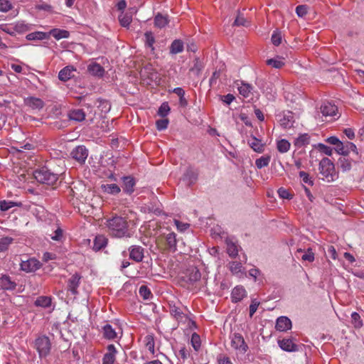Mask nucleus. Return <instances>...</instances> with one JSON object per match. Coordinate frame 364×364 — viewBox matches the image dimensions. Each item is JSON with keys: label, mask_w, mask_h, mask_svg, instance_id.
I'll return each mask as SVG.
<instances>
[{"label": "nucleus", "mask_w": 364, "mask_h": 364, "mask_svg": "<svg viewBox=\"0 0 364 364\" xmlns=\"http://www.w3.org/2000/svg\"><path fill=\"white\" fill-rule=\"evenodd\" d=\"M49 36L51 35L55 39L60 40L61 38H68L70 36L69 31L66 30H61L58 28H53L49 33Z\"/></svg>", "instance_id": "32"}, {"label": "nucleus", "mask_w": 364, "mask_h": 364, "mask_svg": "<svg viewBox=\"0 0 364 364\" xmlns=\"http://www.w3.org/2000/svg\"><path fill=\"white\" fill-rule=\"evenodd\" d=\"M310 143V136L308 134H300L294 141L295 146L301 148L305 146Z\"/></svg>", "instance_id": "31"}, {"label": "nucleus", "mask_w": 364, "mask_h": 364, "mask_svg": "<svg viewBox=\"0 0 364 364\" xmlns=\"http://www.w3.org/2000/svg\"><path fill=\"white\" fill-rule=\"evenodd\" d=\"M17 287V284L15 281L12 280L11 278L7 274H3L0 277V287L6 291L15 290Z\"/></svg>", "instance_id": "18"}, {"label": "nucleus", "mask_w": 364, "mask_h": 364, "mask_svg": "<svg viewBox=\"0 0 364 364\" xmlns=\"http://www.w3.org/2000/svg\"><path fill=\"white\" fill-rule=\"evenodd\" d=\"M279 346L287 352H296L299 350V346L293 341L291 338H284L278 340Z\"/></svg>", "instance_id": "13"}, {"label": "nucleus", "mask_w": 364, "mask_h": 364, "mask_svg": "<svg viewBox=\"0 0 364 364\" xmlns=\"http://www.w3.org/2000/svg\"><path fill=\"white\" fill-rule=\"evenodd\" d=\"M103 337L107 340H114L117 334L110 324H106L102 327Z\"/></svg>", "instance_id": "28"}, {"label": "nucleus", "mask_w": 364, "mask_h": 364, "mask_svg": "<svg viewBox=\"0 0 364 364\" xmlns=\"http://www.w3.org/2000/svg\"><path fill=\"white\" fill-rule=\"evenodd\" d=\"M20 266L22 271L26 272H32L40 269L41 264L38 259L35 258H30L28 260L22 261Z\"/></svg>", "instance_id": "10"}, {"label": "nucleus", "mask_w": 364, "mask_h": 364, "mask_svg": "<svg viewBox=\"0 0 364 364\" xmlns=\"http://www.w3.org/2000/svg\"><path fill=\"white\" fill-rule=\"evenodd\" d=\"M259 305V302L257 299H252L250 305V317L252 318L254 314L257 311Z\"/></svg>", "instance_id": "62"}, {"label": "nucleus", "mask_w": 364, "mask_h": 364, "mask_svg": "<svg viewBox=\"0 0 364 364\" xmlns=\"http://www.w3.org/2000/svg\"><path fill=\"white\" fill-rule=\"evenodd\" d=\"M168 23V19L167 16H164L161 14L159 13L154 17V25L158 28H164Z\"/></svg>", "instance_id": "35"}, {"label": "nucleus", "mask_w": 364, "mask_h": 364, "mask_svg": "<svg viewBox=\"0 0 364 364\" xmlns=\"http://www.w3.org/2000/svg\"><path fill=\"white\" fill-rule=\"evenodd\" d=\"M75 69L73 66H66L63 68L58 73V78L60 80L66 82L74 77L73 72Z\"/></svg>", "instance_id": "22"}, {"label": "nucleus", "mask_w": 364, "mask_h": 364, "mask_svg": "<svg viewBox=\"0 0 364 364\" xmlns=\"http://www.w3.org/2000/svg\"><path fill=\"white\" fill-rule=\"evenodd\" d=\"M233 25L237 26H247L249 25V23L242 16L237 15V16L236 17V18L233 23Z\"/></svg>", "instance_id": "57"}, {"label": "nucleus", "mask_w": 364, "mask_h": 364, "mask_svg": "<svg viewBox=\"0 0 364 364\" xmlns=\"http://www.w3.org/2000/svg\"><path fill=\"white\" fill-rule=\"evenodd\" d=\"M198 176V172L191 167H188L183 175V180L186 181L188 185L191 186L194 184Z\"/></svg>", "instance_id": "19"}, {"label": "nucleus", "mask_w": 364, "mask_h": 364, "mask_svg": "<svg viewBox=\"0 0 364 364\" xmlns=\"http://www.w3.org/2000/svg\"><path fill=\"white\" fill-rule=\"evenodd\" d=\"M267 65L272 66L274 68H282L284 65V63L278 58H271L266 61Z\"/></svg>", "instance_id": "46"}, {"label": "nucleus", "mask_w": 364, "mask_h": 364, "mask_svg": "<svg viewBox=\"0 0 364 364\" xmlns=\"http://www.w3.org/2000/svg\"><path fill=\"white\" fill-rule=\"evenodd\" d=\"M299 177L301 178L304 183H308L310 186L314 185V181L309 177L308 173L301 171L299 172Z\"/></svg>", "instance_id": "56"}, {"label": "nucleus", "mask_w": 364, "mask_h": 364, "mask_svg": "<svg viewBox=\"0 0 364 364\" xmlns=\"http://www.w3.org/2000/svg\"><path fill=\"white\" fill-rule=\"evenodd\" d=\"M106 225L109 234L116 237L128 235V223L125 218L115 215L107 220Z\"/></svg>", "instance_id": "1"}, {"label": "nucleus", "mask_w": 364, "mask_h": 364, "mask_svg": "<svg viewBox=\"0 0 364 364\" xmlns=\"http://www.w3.org/2000/svg\"><path fill=\"white\" fill-rule=\"evenodd\" d=\"M11 3L8 0H0V11L7 12L12 9Z\"/></svg>", "instance_id": "52"}, {"label": "nucleus", "mask_w": 364, "mask_h": 364, "mask_svg": "<svg viewBox=\"0 0 364 364\" xmlns=\"http://www.w3.org/2000/svg\"><path fill=\"white\" fill-rule=\"evenodd\" d=\"M229 269L233 274H237L242 272L243 267L239 262H231L229 263Z\"/></svg>", "instance_id": "41"}, {"label": "nucleus", "mask_w": 364, "mask_h": 364, "mask_svg": "<svg viewBox=\"0 0 364 364\" xmlns=\"http://www.w3.org/2000/svg\"><path fill=\"white\" fill-rule=\"evenodd\" d=\"M73 159L80 164L85 163L88 156V150L83 145H80L74 148L70 152Z\"/></svg>", "instance_id": "7"}, {"label": "nucleus", "mask_w": 364, "mask_h": 364, "mask_svg": "<svg viewBox=\"0 0 364 364\" xmlns=\"http://www.w3.org/2000/svg\"><path fill=\"white\" fill-rule=\"evenodd\" d=\"M183 50V43L181 40H174L170 46V53L177 54Z\"/></svg>", "instance_id": "36"}, {"label": "nucleus", "mask_w": 364, "mask_h": 364, "mask_svg": "<svg viewBox=\"0 0 364 364\" xmlns=\"http://www.w3.org/2000/svg\"><path fill=\"white\" fill-rule=\"evenodd\" d=\"M293 117L291 115H284V117L279 120L280 125L284 128H290L293 125Z\"/></svg>", "instance_id": "43"}, {"label": "nucleus", "mask_w": 364, "mask_h": 364, "mask_svg": "<svg viewBox=\"0 0 364 364\" xmlns=\"http://www.w3.org/2000/svg\"><path fill=\"white\" fill-rule=\"evenodd\" d=\"M352 323L355 328H360L363 326V321L360 316L357 312H353L351 314Z\"/></svg>", "instance_id": "45"}, {"label": "nucleus", "mask_w": 364, "mask_h": 364, "mask_svg": "<svg viewBox=\"0 0 364 364\" xmlns=\"http://www.w3.org/2000/svg\"><path fill=\"white\" fill-rule=\"evenodd\" d=\"M81 275L78 273L73 274L68 280L67 291H70L73 295L78 294V287L80 284Z\"/></svg>", "instance_id": "9"}, {"label": "nucleus", "mask_w": 364, "mask_h": 364, "mask_svg": "<svg viewBox=\"0 0 364 364\" xmlns=\"http://www.w3.org/2000/svg\"><path fill=\"white\" fill-rule=\"evenodd\" d=\"M49 34L48 33H45L42 31H35L31 33H28L26 36V39L28 41H36V40H43L48 39Z\"/></svg>", "instance_id": "33"}, {"label": "nucleus", "mask_w": 364, "mask_h": 364, "mask_svg": "<svg viewBox=\"0 0 364 364\" xmlns=\"http://www.w3.org/2000/svg\"><path fill=\"white\" fill-rule=\"evenodd\" d=\"M231 346L242 353H245L249 347L245 343L243 336L239 333H234L231 336Z\"/></svg>", "instance_id": "6"}, {"label": "nucleus", "mask_w": 364, "mask_h": 364, "mask_svg": "<svg viewBox=\"0 0 364 364\" xmlns=\"http://www.w3.org/2000/svg\"><path fill=\"white\" fill-rule=\"evenodd\" d=\"M308 12V6L306 5H299L296 8V13L299 17H304Z\"/></svg>", "instance_id": "60"}, {"label": "nucleus", "mask_w": 364, "mask_h": 364, "mask_svg": "<svg viewBox=\"0 0 364 364\" xmlns=\"http://www.w3.org/2000/svg\"><path fill=\"white\" fill-rule=\"evenodd\" d=\"M107 352L104 355L102 364H114L117 353L114 344H109L107 347Z\"/></svg>", "instance_id": "15"}, {"label": "nucleus", "mask_w": 364, "mask_h": 364, "mask_svg": "<svg viewBox=\"0 0 364 364\" xmlns=\"http://www.w3.org/2000/svg\"><path fill=\"white\" fill-rule=\"evenodd\" d=\"M252 86L244 82H241V85L238 87L239 93L244 97L248 98L252 95Z\"/></svg>", "instance_id": "30"}, {"label": "nucleus", "mask_w": 364, "mask_h": 364, "mask_svg": "<svg viewBox=\"0 0 364 364\" xmlns=\"http://www.w3.org/2000/svg\"><path fill=\"white\" fill-rule=\"evenodd\" d=\"M52 299L50 296H41L36 299L34 302L36 306L48 308L51 305Z\"/></svg>", "instance_id": "34"}, {"label": "nucleus", "mask_w": 364, "mask_h": 364, "mask_svg": "<svg viewBox=\"0 0 364 364\" xmlns=\"http://www.w3.org/2000/svg\"><path fill=\"white\" fill-rule=\"evenodd\" d=\"M123 184L122 189L127 194L131 195L134 191L136 181L134 177L131 176H123L122 178Z\"/></svg>", "instance_id": "17"}, {"label": "nucleus", "mask_w": 364, "mask_h": 364, "mask_svg": "<svg viewBox=\"0 0 364 364\" xmlns=\"http://www.w3.org/2000/svg\"><path fill=\"white\" fill-rule=\"evenodd\" d=\"M185 277L187 282L193 284L200 279L201 273L196 267H191L186 269Z\"/></svg>", "instance_id": "14"}, {"label": "nucleus", "mask_w": 364, "mask_h": 364, "mask_svg": "<svg viewBox=\"0 0 364 364\" xmlns=\"http://www.w3.org/2000/svg\"><path fill=\"white\" fill-rule=\"evenodd\" d=\"M191 344L195 350L198 351L200 348V338L197 333H193L191 336Z\"/></svg>", "instance_id": "48"}, {"label": "nucleus", "mask_w": 364, "mask_h": 364, "mask_svg": "<svg viewBox=\"0 0 364 364\" xmlns=\"http://www.w3.org/2000/svg\"><path fill=\"white\" fill-rule=\"evenodd\" d=\"M271 160L270 155H264L261 156L259 159H257L255 161V166L257 168L261 169L264 167H266L269 165Z\"/></svg>", "instance_id": "37"}, {"label": "nucleus", "mask_w": 364, "mask_h": 364, "mask_svg": "<svg viewBox=\"0 0 364 364\" xmlns=\"http://www.w3.org/2000/svg\"><path fill=\"white\" fill-rule=\"evenodd\" d=\"M107 244V239L102 235H97L94 240L93 250L99 251L105 247Z\"/></svg>", "instance_id": "27"}, {"label": "nucleus", "mask_w": 364, "mask_h": 364, "mask_svg": "<svg viewBox=\"0 0 364 364\" xmlns=\"http://www.w3.org/2000/svg\"><path fill=\"white\" fill-rule=\"evenodd\" d=\"M68 117L70 120L82 122L85 119V113L82 109H74L69 112Z\"/></svg>", "instance_id": "26"}, {"label": "nucleus", "mask_w": 364, "mask_h": 364, "mask_svg": "<svg viewBox=\"0 0 364 364\" xmlns=\"http://www.w3.org/2000/svg\"><path fill=\"white\" fill-rule=\"evenodd\" d=\"M33 176L38 182L53 187H55L58 183V174L51 172L46 166L34 171Z\"/></svg>", "instance_id": "2"}, {"label": "nucleus", "mask_w": 364, "mask_h": 364, "mask_svg": "<svg viewBox=\"0 0 364 364\" xmlns=\"http://www.w3.org/2000/svg\"><path fill=\"white\" fill-rule=\"evenodd\" d=\"M168 119H159L156 122V128L159 131L166 129L168 127Z\"/></svg>", "instance_id": "59"}, {"label": "nucleus", "mask_w": 364, "mask_h": 364, "mask_svg": "<svg viewBox=\"0 0 364 364\" xmlns=\"http://www.w3.org/2000/svg\"><path fill=\"white\" fill-rule=\"evenodd\" d=\"M35 348L40 358L46 357L50 353L51 349V343L49 338L46 336L38 337L35 341Z\"/></svg>", "instance_id": "5"}, {"label": "nucleus", "mask_w": 364, "mask_h": 364, "mask_svg": "<svg viewBox=\"0 0 364 364\" xmlns=\"http://www.w3.org/2000/svg\"><path fill=\"white\" fill-rule=\"evenodd\" d=\"M1 28L4 32H5L11 36H15V34H16L15 26L8 25V24H2V25H1Z\"/></svg>", "instance_id": "55"}, {"label": "nucleus", "mask_w": 364, "mask_h": 364, "mask_svg": "<svg viewBox=\"0 0 364 364\" xmlns=\"http://www.w3.org/2000/svg\"><path fill=\"white\" fill-rule=\"evenodd\" d=\"M291 144L286 139H281L277 142V149L280 153H286L290 149Z\"/></svg>", "instance_id": "38"}, {"label": "nucleus", "mask_w": 364, "mask_h": 364, "mask_svg": "<svg viewBox=\"0 0 364 364\" xmlns=\"http://www.w3.org/2000/svg\"><path fill=\"white\" fill-rule=\"evenodd\" d=\"M154 346H155V343H154V338L153 336H148L146 337V348H148V350L152 353V354H154Z\"/></svg>", "instance_id": "58"}, {"label": "nucleus", "mask_w": 364, "mask_h": 364, "mask_svg": "<svg viewBox=\"0 0 364 364\" xmlns=\"http://www.w3.org/2000/svg\"><path fill=\"white\" fill-rule=\"evenodd\" d=\"M291 321L287 316H280L277 319L275 328L279 331H287L291 328Z\"/></svg>", "instance_id": "20"}, {"label": "nucleus", "mask_w": 364, "mask_h": 364, "mask_svg": "<svg viewBox=\"0 0 364 364\" xmlns=\"http://www.w3.org/2000/svg\"><path fill=\"white\" fill-rule=\"evenodd\" d=\"M157 244L164 245V249L169 252L176 251V235L174 232H170L167 235H163L157 239Z\"/></svg>", "instance_id": "4"}, {"label": "nucleus", "mask_w": 364, "mask_h": 364, "mask_svg": "<svg viewBox=\"0 0 364 364\" xmlns=\"http://www.w3.org/2000/svg\"><path fill=\"white\" fill-rule=\"evenodd\" d=\"M170 112V107L168 102H163L159 108L158 114L161 117H165Z\"/></svg>", "instance_id": "50"}, {"label": "nucleus", "mask_w": 364, "mask_h": 364, "mask_svg": "<svg viewBox=\"0 0 364 364\" xmlns=\"http://www.w3.org/2000/svg\"><path fill=\"white\" fill-rule=\"evenodd\" d=\"M146 38V46L154 50V44L155 43V38L151 31H146L144 34Z\"/></svg>", "instance_id": "49"}, {"label": "nucleus", "mask_w": 364, "mask_h": 364, "mask_svg": "<svg viewBox=\"0 0 364 364\" xmlns=\"http://www.w3.org/2000/svg\"><path fill=\"white\" fill-rule=\"evenodd\" d=\"M218 364H233L230 358L225 355L220 354L217 358Z\"/></svg>", "instance_id": "63"}, {"label": "nucleus", "mask_w": 364, "mask_h": 364, "mask_svg": "<svg viewBox=\"0 0 364 364\" xmlns=\"http://www.w3.org/2000/svg\"><path fill=\"white\" fill-rule=\"evenodd\" d=\"M139 294L140 296L144 299H149L151 297H152V293L151 290L146 285H141L139 287Z\"/></svg>", "instance_id": "44"}, {"label": "nucleus", "mask_w": 364, "mask_h": 364, "mask_svg": "<svg viewBox=\"0 0 364 364\" xmlns=\"http://www.w3.org/2000/svg\"><path fill=\"white\" fill-rule=\"evenodd\" d=\"M227 252L230 257H236L238 255V248L236 244L232 242H227Z\"/></svg>", "instance_id": "39"}, {"label": "nucleus", "mask_w": 364, "mask_h": 364, "mask_svg": "<svg viewBox=\"0 0 364 364\" xmlns=\"http://www.w3.org/2000/svg\"><path fill=\"white\" fill-rule=\"evenodd\" d=\"M338 163L343 171H350L351 168V161L345 157L340 158Z\"/></svg>", "instance_id": "47"}, {"label": "nucleus", "mask_w": 364, "mask_h": 364, "mask_svg": "<svg viewBox=\"0 0 364 364\" xmlns=\"http://www.w3.org/2000/svg\"><path fill=\"white\" fill-rule=\"evenodd\" d=\"M301 259L304 261H308L312 262L314 260V253L311 248H309L306 252H304L301 256Z\"/></svg>", "instance_id": "51"}, {"label": "nucleus", "mask_w": 364, "mask_h": 364, "mask_svg": "<svg viewBox=\"0 0 364 364\" xmlns=\"http://www.w3.org/2000/svg\"><path fill=\"white\" fill-rule=\"evenodd\" d=\"M247 295V291L245 287L242 285H237L232 290L231 301L233 304H237L245 298Z\"/></svg>", "instance_id": "12"}, {"label": "nucleus", "mask_w": 364, "mask_h": 364, "mask_svg": "<svg viewBox=\"0 0 364 364\" xmlns=\"http://www.w3.org/2000/svg\"><path fill=\"white\" fill-rule=\"evenodd\" d=\"M136 12L134 9H132V11L125 14L122 13L118 17L119 23L122 26L128 28L132 21V14Z\"/></svg>", "instance_id": "25"}, {"label": "nucleus", "mask_w": 364, "mask_h": 364, "mask_svg": "<svg viewBox=\"0 0 364 364\" xmlns=\"http://www.w3.org/2000/svg\"><path fill=\"white\" fill-rule=\"evenodd\" d=\"M24 104L32 109L38 110H41L45 106L44 102L41 98L36 97H28L25 98Z\"/></svg>", "instance_id": "16"}, {"label": "nucleus", "mask_w": 364, "mask_h": 364, "mask_svg": "<svg viewBox=\"0 0 364 364\" xmlns=\"http://www.w3.org/2000/svg\"><path fill=\"white\" fill-rule=\"evenodd\" d=\"M171 315L178 322L185 323L190 320L187 314H186L180 307L176 305H170Z\"/></svg>", "instance_id": "11"}, {"label": "nucleus", "mask_w": 364, "mask_h": 364, "mask_svg": "<svg viewBox=\"0 0 364 364\" xmlns=\"http://www.w3.org/2000/svg\"><path fill=\"white\" fill-rule=\"evenodd\" d=\"M345 151H347V155H348L351 151L358 154V150L356 146L350 141H346L345 143Z\"/></svg>", "instance_id": "61"}, {"label": "nucleus", "mask_w": 364, "mask_h": 364, "mask_svg": "<svg viewBox=\"0 0 364 364\" xmlns=\"http://www.w3.org/2000/svg\"><path fill=\"white\" fill-rule=\"evenodd\" d=\"M337 110V107L331 102H324L321 106V112L326 117L336 115Z\"/></svg>", "instance_id": "24"}, {"label": "nucleus", "mask_w": 364, "mask_h": 364, "mask_svg": "<svg viewBox=\"0 0 364 364\" xmlns=\"http://www.w3.org/2000/svg\"><path fill=\"white\" fill-rule=\"evenodd\" d=\"M14 239L11 237H4L0 238V251H6L9 246L13 242Z\"/></svg>", "instance_id": "42"}, {"label": "nucleus", "mask_w": 364, "mask_h": 364, "mask_svg": "<svg viewBox=\"0 0 364 364\" xmlns=\"http://www.w3.org/2000/svg\"><path fill=\"white\" fill-rule=\"evenodd\" d=\"M278 194L280 198L284 199H291L292 198V195L289 192V191L284 188H279Z\"/></svg>", "instance_id": "64"}, {"label": "nucleus", "mask_w": 364, "mask_h": 364, "mask_svg": "<svg viewBox=\"0 0 364 364\" xmlns=\"http://www.w3.org/2000/svg\"><path fill=\"white\" fill-rule=\"evenodd\" d=\"M101 189L104 193L112 195L118 194L121 191L119 186L115 183L102 184Z\"/></svg>", "instance_id": "29"}, {"label": "nucleus", "mask_w": 364, "mask_h": 364, "mask_svg": "<svg viewBox=\"0 0 364 364\" xmlns=\"http://www.w3.org/2000/svg\"><path fill=\"white\" fill-rule=\"evenodd\" d=\"M247 144L255 152L262 153L264 151L265 144L254 136H250Z\"/></svg>", "instance_id": "21"}, {"label": "nucleus", "mask_w": 364, "mask_h": 364, "mask_svg": "<svg viewBox=\"0 0 364 364\" xmlns=\"http://www.w3.org/2000/svg\"><path fill=\"white\" fill-rule=\"evenodd\" d=\"M53 240L61 241L63 238V230L60 228H58L53 232V235H50Z\"/></svg>", "instance_id": "54"}, {"label": "nucleus", "mask_w": 364, "mask_h": 364, "mask_svg": "<svg viewBox=\"0 0 364 364\" xmlns=\"http://www.w3.org/2000/svg\"><path fill=\"white\" fill-rule=\"evenodd\" d=\"M18 151H23L25 150H30L33 148V144L28 142H18L16 146L14 147Z\"/></svg>", "instance_id": "53"}, {"label": "nucleus", "mask_w": 364, "mask_h": 364, "mask_svg": "<svg viewBox=\"0 0 364 364\" xmlns=\"http://www.w3.org/2000/svg\"><path fill=\"white\" fill-rule=\"evenodd\" d=\"M21 203H18L13 201L2 200L0 201V210L1 211H7L13 207L21 206Z\"/></svg>", "instance_id": "40"}, {"label": "nucleus", "mask_w": 364, "mask_h": 364, "mask_svg": "<svg viewBox=\"0 0 364 364\" xmlns=\"http://www.w3.org/2000/svg\"><path fill=\"white\" fill-rule=\"evenodd\" d=\"M87 71L93 76L102 77L105 73L104 68L97 63H92L87 66Z\"/></svg>", "instance_id": "23"}, {"label": "nucleus", "mask_w": 364, "mask_h": 364, "mask_svg": "<svg viewBox=\"0 0 364 364\" xmlns=\"http://www.w3.org/2000/svg\"><path fill=\"white\" fill-rule=\"evenodd\" d=\"M319 171L322 176V179L327 182L333 181L338 177L334 164L328 158H323L320 161Z\"/></svg>", "instance_id": "3"}, {"label": "nucleus", "mask_w": 364, "mask_h": 364, "mask_svg": "<svg viewBox=\"0 0 364 364\" xmlns=\"http://www.w3.org/2000/svg\"><path fill=\"white\" fill-rule=\"evenodd\" d=\"M129 259L136 262H142L144 257V248L140 245H132L128 249Z\"/></svg>", "instance_id": "8"}]
</instances>
